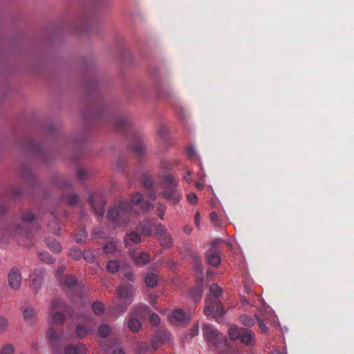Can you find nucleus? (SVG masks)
Listing matches in <instances>:
<instances>
[{
  "label": "nucleus",
  "instance_id": "6e6552de",
  "mask_svg": "<svg viewBox=\"0 0 354 354\" xmlns=\"http://www.w3.org/2000/svg\"><path fill=\"white\" fill-rule=\"evenodd\" d=\"M203 333L209 345L214 346L217 348H222L223 345H225V337L214 328L212 325L209 324H204Z\"/></svg>",
  "mask_w": 354,
  "mask_h": 354
},
{
  "label": "nucleus",
  "instance_id": "72a5a7b5",
  "mask_svg": "<svg viewBox=\"0 0 354 354\" xmlns=\"http://www.w3.org/2000/svg\"><path fill=\"white\" fill-rule=\"evenodd\" d=\"M92 309L95 315H101L104 312V306L100 301H95L92 305Z\"/></svg>",
  "mask_w": 354,
  "mask_h": 354
},
{
  "label": "nucleus",
  "instance_id": "338daca9",
  "mask_svg": "<svg viewBox=\"0 0 354 354\" xmlns=\"http://www.w3.org/2000/svg\"><path fill=\"white\" fill-rule=\"evenodd\" d=\"M195 223L198 226L200 223V214L197 212L194 216Z\"/></svg>",
  "mask_w": 354,
  "mask_h": 354
},
{
  "label": "nucleus",
  "instance_id": "774afa93",
  "mask_svg": "<svg viewBox=\"0 0 354 354\" xmlns=\"http://www.w3.org/2000/svg\"><path fill=\"white\" fill-rule=\"evenodd\" d=\"M149 199L151 201H154L156 199V193L153 191H151L149 194Z\"/></svg>",
  "mask_w": 354,
  "mask_h": 354
},
{
  "label": "nucleus",
  "instance_id": "aec40b11",
  "mask_svg": "<svg viewBox=\"0 0 354 354\" xmlns=\"http://www.w3.org/2000/svg\"><path fill=\"white\" fill-rule=\"evenodd\" d=\"M86 348L83 344L77 345L70 344L66 346L64 352L66 354H83Z\"/></svg>",
  "mask_w": 354,
  "mask_h": 354
},
{
  "label": "nucleus",
  "instance_id": "37998d69",
  "mask_svg": "<svg viewBox=\"0 0 354 354\" xmlns=\"http://www.w3.org/2000/svg\"><path fill=\"white\" fill-rule=\"evenodd\" d=\"M77 175L79 180H84L88 177V172L83 168H78L77 170Z\"/></svg>",
  "mask_w": 354,
  "mask_h": 354
},
{
  "label": "nucleus",
  "instance_id": "58836bf2",
  "mask_svg": "<svg viewBox=\"0 0 354 354\" xmlns=\"http://www.w3.org/2000/svg\"><path fill=\"white\" fill-rule=\"evenodd\" d=\"M39 259L45 262L46 263H53L54 262V259L52 256L48 252H41L39 255Z\"/></svg>",
  "mask_w": 354,
  "mask_h": 354
},
{
  "label": "nucleus",
  "instance_id": "603ef678",
  "mask_svg": "<svg viewBox=\"0 0 354 354\" xmlns=\"http://www.w3.org/2000/svg\"><path fill=\"white\" fill-rule=\"evenodd\" d=\"M144 187L147 189H151L153 185L152 179L149 176H146L143 180Z\"/></svg>",
  "mask_w": 354,
  "mask_h": 354
},
{
  "label": "nucleus",
  "instance_id": "49530a36",
  "mask_svg": "<svg viewBox=\"0 0 354 354\" xmlns=\"http://www.w3.org/2000/svg\"><path fill=\"white\" fill-rule=\"evenodd\" d=\"M48 226L50 228H51V232L54 234H55V235L59 234L60 227L58 226L57 221H53V223L49 224Z\"/></svg>",
  "mask_w": 354,
  "mask_h": 354
},
{
  "label": "nucleus",
  "instance_id": "9d476101",
  "mask_svg": "<svg viewBox=\"0 0 354 354\" xmlns=\"http://www.w3.org/2000/svg\"><path fill=\"white\" fill-rule=\"evenodd\" d=\"M89 203L95 214L102 216L104 213L105 199L102 194L95 192L89 196Z\"/></svg>",
  "mask_w": 354,
  "mask_h": 354
},
{
  "label": "nucleus",
  "instance_id": "5fc2aeb1",
  "mask_svg": "<svg viewBox=\"0 0 354 354\" xmlns=\"http://www.w3.org/2000/svg\"><path fill=\"white\" fill-rule=\"evenodd\" d=\"M187 156L189 158H191V159H193L195 158L196 156V151H195V149L194 147L192 146H189L187 149Z\"/></svg>",
  "mask_w": 354,
  "mask_h": 354
},
{
  "label": "nucleus",
  "instance_id": "39448f33",
  "mask_svg": "<svg viewBox=\"0 0 354 354\" xmlns=\"http://www.w3.org/2000/svg\"><path fill=\"white\" fill-rule=\"evenodd\" d=\"M136 292L137 286L135 284L122 282L115 290L118 303L115 306V312L124 313L133 301Z\"/></svg>",
  "mask_w": 354,
  "mask_h": 354
},
{
  "label": "nucleus",
  "instance_id": "c85d7f7f",
  "mask_svg": "<svg viewBox=\"0 0 354 354\" xmlns=\"http://www.w3.org/2000/svg\"><path fill=\"white\" fill-rule=\"evenodd\" d=\"M239 319L243 325L248 327H251L255 324L254 317L248 315H241Z\"/></svg>",
  "mask_w": 354,
  "mask_h": 354
},
{
  "label": "nucleus",
  "instance_id": "5701e85b",
  "mask_svg": "<svg viewBox=\"0 0 354 354\" xmlns=\"http://www.w3.org/2000/svg\"><path fill=\"white\" fill-rule=\"evenodd\" d=\"M60 283L70 289L74 288L76 285L77 280L73 275H66L60 280Z\"/></svg>",
  "mask_w": 354,
  "mask_h": 354
},
{
  "label": "nucleus",
  "instance_id": "052dcab7",
  "mask_svg": "<svg viewBox=\"0 0 354 354\" xmlns=\"http://www.w3.org/2000/svg\"><path fill=\"white\" fill-rule=\"evenodd\" d=\"M198 332H199L198 326V325L194 326L192 329V331H191L192 335V336L198 335Z\"/></svg>",
  "mask_w": 354,
  "mask_h": 354
},
{
  "label": "nucleus",
  "instance_id": "c03bdc74",
  "mask_svg": "<svg viewBox=\"0 0 354 354\" xmlns=\"http://www.w3.org/2000/svg\"><path fill=\"white\" fill-rule=\"evenodd\" d=\"M8 326V320L3 317H0V333H4L6 330Z\"/></svg>",
  "mask_w": 354,
  "mask_h": 354
},
{
  "label": "nucleus",
  "instance_id": "79ce46f5",
  "mask_svg": "<svg viewBox=\"0 0 354 354\" xmlns=\"http://www.w3.org/2000/svg\"><path fill=\"white\" fill-rule=\"evenodd\" d=\"M162 342V338L159 335H156L151 340V346L154 350H156Z\"/></svg>",
  "mask_w": 354,
  "mask_h": 354
},
{
  "label": "nucleus",
  "instance_id": "9b49d317",
  "mask_svg": "<svg viewBox=\"0 0 354 354\" xmlns=\"http://www.w3.org/2000/svg\"><path fill=\"white\" fill-rule=\"evenodd\" d=\"M129 253L134 264L138 267L144 266L150 261V256L145 252L131 250Z\"/></svg>",
  "mask_w": 354,
  "mask_h": 354
},
{
  "label": "nucleus",
  "instance_id": "e433bc0d",
  "mask_svg": "<svg viewBox=\"0 0 354 354\" xmlns=\"http://www.w3.org/2000/svg\"><path fill=\"white\" fill-rule=\"evenodd\" d=\"M116 250V246L112 241L105 243L103 246V251L106 254H113Z\"/></svg>",
  "mask_w": 354,
  "mask_h": 354
},
{
  "label": "nucleus",
  "instance_id": "a878e982",
  "mask_svg": "<svg viewBox=\"0 0 354 354\" xmlns=\"http://www.w3.org/2000/svg\"><path fill=\"white\" fill-rule=\"evenodd\" d=\"M202 288L201 287L195 288L189 290V296L194 303H198L201 301L202 297Z\"/></svg>",
  "mask_w": 354,
  "mask_h": 354
},
{
  "label": "nucleus",
  "instance_id": "0e129e2a",
  "mask_svg": "<svg viewBox=\"0 0 354 354\" xmlns=\"http://www.w3.org/2000/svg\"><path fill=\"white\" fill-rule=\"evenodd\" d=\"M150 299H149V302L153 305L156 302V301L157 300V297L154 295H151L150 297H149Z\"/></svg>",
  "mask_w": 354,
  "mask_h": 354
},
{
  "label": "nucleus",
  "instance_id": "f3484780",
  "mask_svg": "<svg viewBox=\"0 0 354 354\" xmlns=\"http://www.w3.org/2000/svg\"><path fill=\"white\" fill-rule=\"evenodd\" d=\"M131 151L138 156L141 157L144 155L146 147L143 141L140 139L136 140L130 145Z\"/></svg>",
  "mask_w": 354,
  "mask_h": 354
},
{
  "label": "nucleus",
  "instance_id": "393cba45",
  "mask_svg": "<svg viewBox=\"0 0 354 354\" xmlns=\"http://www.w3.org/2000/svg\"><path fill=\"white\" fill-rule=\"evenodd\" d=\"M145 285L149 288H153L158 283V277L155 274L149 273L145 278Z\"/></svg>",
  "mask_w": 354,
  "mask_h": 354
},
{
  "label": "nucleus",
  "instance_id": "09e8293b",
  "mask_svg": "<svg viewBox=\"0 0 354 354\" xmlns=\"http://www.w3.org/2000/svg\"><path fill=\"white\" fill-rule=\"evenodd\" d=\"M28 149L33 152H39L41 149L40 145L35 141H31L28 146Z\"/></svg>",
  "mask_w": 354,
  "mask_h": 354
},
{
  "label": "nucleus",
  "instance_id": "a18cd8bd",
  "mask_svg": "<svg viewBox=\"0 0 354 354\" xmlns=\"http://www.w3.org/2000/svg\"><path fill=\"white\" fill-rule=\"evenodd\" d=\"M155 233L160 236H163V234H167V230L164 225L159 224L155 228Z\"/></svg>",
  "mask_w": 354,
  "mask_h": 354
},
{
  "label": "nucleus",
  "instance_id": "7c9ffc66",
  "mask_svg": "<svg viewBox=\"0 0 354 354\" xmlns=\"http://www.w3.org/2000/svg\"><path fill=\"white\" fill-rule=\"evenodd\" d=\"M106 269L111 273H115L120 269V263L117 260H110L106 263Z\"/></svg>",
  "mask_w": 354,
  "mask_h": 354
},
{
  "label": "nucleus",
  "instance_id": "e2e57ef3",
  "mask_svg": "<svg viewBox=\"0 0 354 354\" xmlns=\"http://www.w3.org/2000/svg\"><path fill=\"white\" fill-rule=\"evenodd\" d=\"M113 354H125V353L123 349L120 348H117L113 350Z\"/></svg>",
  "mask_w": 354,
  "mask_h": 354
},
{
  "label": "nucleus",
  "instance_id": "6e6d98bb",
  "mask_svg": "<svg viewBox=\"0 0 354 354\" xmlns=\"http://www.w3.org/2000/svg\"><path fill=\"white\" fill-rule=\"evenodd\" d=\"M258 325L261 330L265 333H267L268 331V327L266 326L264 322L261 319H257Z\"/></svg>",
  "mask_w": 354,
  "mask_h": 354
},
{
  "label": "nucleus",
  "instance_id": "4d7b16f0",
  "mask_svg": "<svg viewBox=\"0 0 354 354\" xmlns=\"http://www.w3.org/2000/svg\"><path fill=\"white\" fill-rule=\"evenodd\" d=\"M196 269L199 272H202V267H201V259L198 257L196 258Z\"/></svg>",
  "mask_w": 354,
  "mask_h": 354
},
{
  "label": "nucleus",
  "instance_id": "412c9836",
  "mask_svg": "<svg viewBox=\"0 0 354 354\" xmlns=\"http://www.w3.org/2000/svg\"><path fill=\"white\" fill-rule=\"evenodd\" d=\"M46 243L48 248L53 252L59 253L62 251V247L59 241L53 237H48L46 239Z\"/></svg>",
  "mask_w": 354,
  "mask_h": 354
},
{
  "label": "nucleus",
  "instance_id": "dca6fc26",
  "mask_svg": "<svg viewBox=\"0 0 354 354\" xmlns=\"http://www.w3.org/2000/svg\"><path fill=\"white\" fill-rule=\"evenodd\" d=\"M24 319L28 325H33L36 322L37 313L32 306H27L24 310Z\"/></svg>",
  "mask_w": 354,
  "mask_h": 354
},
{
  "label": "nucleus",
  "instance_id": "f8f14e48",
  "mask_svg": "<svg viewBox=\"0 0 354 354\" xmlns=\"http://www.w3.org/2000/svg\"><path fill=\"white\" fill-rule=\"evenodd\" d=\"M190 315L187 314L181 308L175 309L170 318L171 322L178 325H185L190 321Z\"/></svg>",
  "mask_w": 354,
  "mask_h": 354
},
{
  "label": "nucleus",
  "instance_id": "20e7f679",
  "mask_svg": "<svg viewBox=\"0 0 354 354\" xmlns=\"http://www.w3.org/2000/svg\"><path fill=\"white\" fill-rule=\"evenodd\" d=\"M131 215V204L127 201L118 202L108 212L109 218L118 227L127 225L130 222Z\"/></svg>",
  "mask_w": 354,
  "mask_h": 354
},
{
  "label": "nucleus",
  "instance_id": "7ed1b4c3",
  "mask_svg": "<svg viewBox=\"0 0 354 354\" xmlns=\"http://www.w3.org/2000/svg\"><path fill=\"white\" fill-rule=\"evenodd\" d=\"M222 293V289L217 283H212L209 286L203 310L206 316L214 315L221 318L225 315L226 311L219 300Z\"/></svg>",
  "mask_w": 354,
  "mask_h": 354
},
{
  "label": "nucleus",
  "instance_id": "864d4df0",
  "mask_svg": "<svg viewBox=\"0 0 354 354\" xmlns=\"http://www.w3.org/2000/svg\"><path fill=\"white\" fill-rule=\"evenodd\" d=\"M187 200L188 201L191 203V204H196L197 203V201H198V198H197V196L194 194V193H189L187 196Z\"/></svg>",
  "mask_w": 354,
  "mask_h": 354
},
{
  "label": "nucleus",
  "instance_id": "c9c22d12",
  "mask_svg": "<svg viewBox=\"0 0 354 354\" xmlns=\"http://www.w3.org/2000/svg\"><path fill=\"white\" fill-rule=\"evenodd\" d=\"M123 279L125 280L124 282L131 283L134 284L136 281V277L134 273L131 271H126L123 274Z\"/></svg>",
  "mask_w": 354,
  "mask_h": 354
},
{
  "label": "nucleus",
  "instance_id": "bb28decb",
  "mask_svg": "<svg viewBox=\"0 0 354 354\" xmlns=\"http://www.w3.org/2000/svg\"><path fill=\"white\" fill-rule=\"evenodd\" d=\"M92 330L84 324H78L76 327V335L80 338L86 337Z\"/></svg>",
  "mask_w": 354,
  "mask_h": 354
},
{
  "label": "nucleus",
  "instance_id": "ea45409f",
  "mask_svg": "<svg viewBox=\"0 0 354 354\" xmlns=\"http://www.w3.org/2000/svg\"><path fill=\"white\" fill-rule=\"evenodd\" d=\"M84 259L88 263H92L95 260V255L91 251H84L82 253V256Z\"/></svg>",
  "mask_w": 354,
  "mask_h": 354
},
{
  "label": "nucleus",
  "instance_id": "f704fd0d",
  "mask_svg": "<svg viewBox=\"0 0 354 354\" xmlns=\"http://www.w3.org/2000/svg\"><path fill=\"white\" fill-rule=\"evenodd\" d=\"M111 327L106 324H102L98 329V333L101 337H106L111 333Z\"/></svg>",
  "mask_w": 354,
  "mask_h": 354
},
{
  "label": "nucleus",
  "instance_id": "2eb2a0df",
  "mask_svg": "<svg viewBox=\"0 0 354 354\" xmlns=\"http://www.w3.org/2000/svg\"><path fill=\"white\" fill-rule=\"evenodd\" d=\"M131 202L136 205H140L141 208L145 211L153 207L151 202L144 201L142 195L138 192L131 195Z\"/></svg>",
  "mask_w": 354,
  "mask_h": 354
},
{
  "label": "nucleus",
  "instance_id": "4c0bfd02",
  "mask_svg": "<svg viewBox=\"0 0 354 354\" xmlns=\"http://www.w3.org/2000/svg\"><path fill=\"white\" fill-rule=\"evenodd\" d=\"M69 254L73 259L79 260L82 256V250L77 248H72Z\"/></svg>",
  "mask_w": 354,
  "mask_h": 354
},
{
  "label": "nucleus",
  "instance_id": "680f3d73",
  "mask_svg": "<svg viewBox=\"0 0 354 354\" xmlns=\"http://www.w3.org/2000/svg\"><path fill=\"white\" fill-rule=\"evenodd\" d=\"M209 218H210L212 221H217V219H218L217 214H216L215 212H212L209 214Z\"/></svg>",
  "mask_w": 354,
  "mask_h": 354
},
{
  "label": "nucleus",
  "instance_id": "3c124183",
  "mask_svg": "<svg viewBox=\"0 0 354 354\" xmlns=\"http://www.w3.org/2000/svg\"><path fill=\"white\" fill-rule=\"evenodd\" d=\"M222 348H223L224 349L221 354H239L236 351H235L234 349L232 348L230 346L227 345L226 343H225V345H223Z\"/></svg>",
  "mask_w": 354,
  "mask_h": 354
},
{
  "label": "nucleus",
  "instance_id": "69168bd1",
  "mask_svg": "<svg viewBox=\"0 0 354 354\" xmlns=\"http://www.w3.org/2000/svg\"><path fill=\"white\" fill-rule=\"evenodd\" d=\"M184 178L187 183L192 182V180L190 172H187L186 175L184 176Z\"/></svg>",
  "mask_w": 354,
  "mask_h": 354
},
{
  "label": "nucleus",
  "instance_id": "c756f323",
  "mask_svg": "<svg viewBox=\"0 0 354 354\" xmlns=\"http://www.w3.org/2000/svg\"><path fill=\"white\" fill-rule=\"evenodd\" d=\"M244 328H231L229 330L228 334L231 339L235 340L240 339L241 335L243 334Z\"/></svg>",
  "mask_w": 354,
  "mask_h": 354
},
{
  "label": "nucleus",
  "instance_id": "4468645a",
  "mask_svg": "<svg viewBox=\"0 0 354 354\" xmlns=\"http://www.w3.org/2000/svg\"><path fill=\"white\" fill-rule=\"evenodd\" d=\"M9 286L13 290H17L21 285V276L18 268H13L8 274Z\"/></svg>",
  "mask_w": 354,
  "mask_h": 354
},
{
  "label": "nucleus",
  "instance_id": "8fccbe9b",
  "mask_svg": "<svg viewBox=\"0 0 354 354\" xmlns=\"http://www.w3.org/2000/svg\"><path fill=\"white\" fill-rule=\"evenodd\" d=\"M160 321V317L156 313H153L149 316V322L151 324L154 326L158 325Z\"/></svg>",
  "mask_w": 354,
  "mask_h": 354
},
{
  "label": "nucleus",
  "instance_id": "de8ad7c7",
  "mask_svg": "<svg viewBox=\"0 0 354 354\" xmlns=\"http://www.w3.org/2000/svg\"><path fill=\"white\" fill-rule=\"evenodd\" d=\"M158 134L160 135V136L165 139V136H167V133H168V128L167 127V126L162 124V125H160L158 129Z\"/></svg>",
  "mask_w": 354,
  "mask_h": 354
},
{
  "label": "nucleus",
  "instance_id": "bf43d9fd",
  "mask_svg": "<svg viewBox=\"0 0 354 354\" xmlns=\"http://www.w3.org/2000/svg\"><path fill=\"white\" fill-rule=\"evenodd\" d=\"M7 207L3 204V201L0 199V215L6 213Z\"/></svg>",
  "mask_w": 354,
  "mask_h": 354
},
{
  "label": "nucleus",
  "instance_id": "a19ab883",
  "mask_svg": "<svg viewBox=\"0 0 354 354\" xmlns=\"http://www.w3.org/2000/svg\"><path fill=\"white\" fill-rule=\"evenodd\" d=\"M15 348L12 344H8L3 346L1 354H13Z\"/></svg>",
  "mask_w": 354,
  "mask_h": 354
},
{
  "label": "nucleus",
  "instance_id": "4be33fe9",
  "mask_svg": "<svg viewBox=\"0 0 354 354\" xmlns=\"http://www.w3.org/2000/svg\"><path fill=\"white\" fill-rule=\"evenodd\" d=\"M156 84L158 95H159L160 97L171 98L175 96V93L173 90H165L163 88H162V85L160 84L158 80H157Z\"/></svg>",
  "mask_w": 354,
  "mask_h": 354
},
{
  "label": "nucleus",
  "instance_id": "f257e3e1",
  "mask_svg": "<svg viewBox=\"0 0 354 354\" xmlns=\"http://www.w3.org/2000/svg\"><path fill=\"white\" fill-rule=\"evenodd\" d=\"M35 218V215L30 210L24 211L19 218L15 219L0 232L2 241L7 242L11 238L21 245L30 246V240L37 229Z\"/></svg>",
  "mask_w": 354,
  "mask_h": 354
},
{
  "label": "nucleus",
  "instance_id": "423d86ee",
  "mask_svg": "<svg viewBox=\"0 0 354 354\" xmlns=\"http://www.w3.org/2000/svg\"><path fill=\"white\" fill-rule=\"evenodd\" d=\"M162 184L164 186V191L162 194L164 198L174 203H177L182 198V196L176 189L178 180L174 176H165L162 180Z\"/></svg>",
  "mask_w": 354,
  "mask_h": 354
},
{
  "label": "nucleus",
  "instance_id": "6ab92c4d",
  "mask_svg": "<svg viewBox=\"0 0 354 354\" xmlns=\"http://www.w3.org/2000/svg\"><path fill=\"white\" fill-rule=\"evenodd\" d=\"M240 339L245 344H252L254 342V334L251 330L243 328Z\"/></svg>",
  "mask_w": 354,
  "mask_h": 354
},
{
  "label": "nucleus",
  "instance_id": "ddd939ff",
  "mask_svg": "<svg viewBox=\"0 0 354 354\" xmlns=\"http://www.w3.org/2000/svg\"><path fill=\"white\" fill-rule=\"evenodd\" d=\"M112 124L120 131L127 134L128 130L131 128L129 120L123 115H118L113 118Z\"/></svg>",
  "mask_w": 354,
  "mask_h": 354
},
{
  "label": "nucleus",
  "instance_id": "f03ea898",
  "mask_svg": "<svg viewBox=\"0 0 354 354\" xmlns=\"http://www.w3.org/2000/svg\"><path fill=\"white\" fill-rule=\"evenodd\" d=\"M66 313H68V306L62 300L55 299L52 301L50 310L51 326L47 332V336L53 349L61 344L62 333L53 325L62 324L66 318Z\"/></svg>",
  "mask_w": 354,
  "mask_h": 354
},
{
  "label": "nucleus",
  "instance_id": "13d9d810",
  "mask_svg": "<svg viewBox=\"0 0 354 354\" xmlns=\"http://www.w3.org/2000/svg\"><path fill=\"white\" fill-rule=\"evenodd\" d=\"M104 111V106L103 105H100L99 107L97 108V113H95L96 117H101Z\"/></svg>",
  "mask_w": 354,
  "mask_h": 354
},
{
  "label": "nucleus",
  "instance_id": "2f4dec72",
  "mask_svg": "<svg viewBox=\"0 0 354 354\" xmlns=\"http://www.w3.org/2000/svg\"><path fill=\"white\" fill-rule=\"evenodd\" d=\"M73 237L77 243H82L86 240L87 237V232L84 228H82L73 234Z\"/></svg>",
  "mask_w": 354,
  "mask_h": 354
},
{
  "label": "nucleus",
  "instance_id": "a211bd4d",
  "mask_svg": "<svg viewBox=\"0 0 354 354\" xmlns=\"http://www.w3.org/2000/svg\"><path fill=\"white\" fill-rule=\"evenodd\" d=\"M30 277L32 280V286L37 291L43 283V272L41 270H36L33 274H30Z\"/></svg>",
  "mask_w": 354,
  "mask_h": 354
},
{
  "label": "nucleus",
  "instance_id": "cd10ccee",
  "mask_svg": "<svg viewBox=\"0 0 354 354\" xmlns=\"http://www.w3.org/2000/svg\"><path fill=\"white\" fill-rule=\"evenodd\" d=\"M159 241L162 246L165 248H170L173 244L172 239L169 234L167 233L159 237Z\"/></svg>",
  "mask_w": 354,
  "mask_h": 354
},
{
  "label": "nucleus",
  "instance_id": "473e14b6",
  "mask_svg": "<svg viewBox=\"0 0 354 354\" xmlns=\"http://www.w3.org/2000/svg\"><path fill=\"white\" fill-rule=\"evenodd\" d=\"M66 203L71 206L76 205L80 202V197L77 194H71L64 197Z\"/></svg>",
  "mask_w": 354,
  "mask_h": 354
},
{
  "label": "nucleus",
  "instance_id": "b1692460",
  "mask_svg": "<svg viewBox=\"0 0 354 354\" xmlns=\"http://www.w3.org/2000/svg\"><path fill=\"white\" fill-rule=\"evenodd\" d=\"M207 261L209 265L216 267L221 263V259L217 253L212 252L207 255Z\"/></svg>",
  "mask_w": 354,
  "mask_h": 354
},
{
  "label": "nucleus",
  "instance_id": "1a4fd4ad",
  "mask_svg": "<svg viewBox=\"0 0 354 354\" xmlns=\"http://www.w3.org/2000/svg\"><path fill=\"white\" fill-rule=\"evenodd\" d=\"M142 234L149 236L151 234V229L147 225L137 227L136 230H133L127 233L124 239V246L127 248H131L134 244H138L141 241Z\"/></svg>",
  "mask_w": 354,
  "mask_h": 354
},
{
  "label": "nucleus",
  "instance_id": "0eeeda50",
  "mask_svg": "<svg viewBox=\"0 0 354 354\" xmlns=\"http://www.w3.org/2000/svg\"><path fill=\"white\" fill-rule=\"evenodd\" d=\"M147 306L139 304L134 305L130 310L127 319V326L132 332H138L141 328L140 319L145 311Z\"/></svg>",
  "mask_w": 354,
  "mask_h": 354
}]
</instances>
